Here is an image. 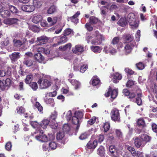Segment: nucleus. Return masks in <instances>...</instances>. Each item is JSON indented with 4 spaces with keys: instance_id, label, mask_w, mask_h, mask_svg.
<instances>
[{
    "instance_id": "1",
    "label": "nucleus",
    "mask_w": 157,
    "mask_h": 157,
    "mask_svg": "<svg viewBox=\"0 0 157 157\" xmlns=\"http://www.w3.org/2000/svg\"><path fill=\"white\" fill-rule=\"evenodd\" d=\"M31 125L35 128H36V131L32 133V135L35 136V139L37 140L42 142H46L48 140V137L45 134H43V131L40 129V124L36 121H32L30 122Z\"/></svg>"
},
{
    "instance_id": "2",
    "label": "nucleus",
    "mask_w": 157,
    "mask_h": 157,
    "mask_svg": "<svg viewBox=\"0 0 157 157\" xmlns=\"http://www.w3.org/2000/svg\"><path fill=\"white\" fill-rule=\"evenodd\" d=\"M92 35L95 37V39L92 40L91 44H101L102 41L105 40L104 36L100 34L98 31H95Z\"/></svg>"
},
{
    "instance_id": "3",
    "label": "nucleus",
    "mask_w": 157,
    "mask_h": 157,
    "mask_svg": "<svg viewBox=\"0 0 157 157\" xmlns=\"http://www.w3.org/2000/svg\"><path fill=\"white\" fill-rule=\"evenodd\" d=\"M127 21L132 29H135L138 26L139 21L136 20L133 13H131L128 14Z\"/></svg>"
},
{
    "instance_id": "4",
    "label": "nucleus",
    "mask_w": 157,
    "mask_h": 157,
    "mask_svg": "<svg viewBox=\"0 0 157 157\" xmlns=\"http://www.w3.org/2000/svg\"><path fill=\"white\" fill-rule=\"evenodd\" d=\"M41 89H46L51 86L52 84L51 80L48 78H45L43 79H39L38 82Z\"/></svg>"
},
{
    "instance_id": "5",
    "label": "nucleus",
    "mask_w": 157,
    "mask_h": 157,
    "mask_svg": "<svg viewBox=\"0 0 157 157\" xmlns=\"http://www.w3.org/2000/svg\"><path fill=\"white\" fill-rule=\"evenodd\" d=\"M83 113L81 111H76L74 113V116L72 118L71 122L74 124H78L79 120L83 117Z\"/></svg>"
},
{
    "instance_id": "6",
    "label": "nucleus",
    "mask_w": 157,
    "mask_h": 157,
    "mask_svg": "<svg viewBox=\"0 0 157 157\" xmlns=\"http://www.w3.org/2000/svg\"><path fill=\"white\" fill-rule=\"evenodd\" d=\"M111 118L114 121L119 122L120 121V115L119 110L116 108L113 109L110 113Z\"/></svg>"
},
{
    "instance_id": "7",
    "label": "nucleus",
    "mask_w": 157,
    "mask_h": 157,
    "mask_svg": "<svg viewBox=\"0 0 157 157\" xmlns=\"http://www.w3.org/2000/svg\"><path fill=\"white\" fill-rule=\"evenodd\" d=\"M136 45L135 41H132L131 43H127L124 47V53L125 55L129 54L131 52L132 48Z\"/></svg>"
},
{
    "instance_id": "8",
    "label": "nucleus",
    "mask_w": 157,
    "mask_h": 157,
    "mask_svg": "<svg viewBox=\"0 0 157 157\" xmlns=\"http://www.w3.org/2000/svg\"><path fill=\"white\" fill-rule=\"evenodd\" d=\"M110 94L112 98L114 99L116 98L118 94V89H116L112 90L110 88H109L108 91L107 93L105 94V95L106 97H109Z\"/></svg>"
},
{
    "instance_id": "9",
    "label": "nucleus",
    "mask_w": 157,
    "mask_h": 157,
    "mask_svg": "<svg viewBox=\"0 0 157 157\" xmlns=\"http://www.w3.org/2000/svg\"><path fill=\"white\" fill-rule=\"evenodd\" d=\"M120 39L119 37H114L113 39L112 43L113 45L117 44V48L119 51H120L123 46V44L120 41Z\"/></svg>"
},
{
    "instance_id": "10",
    "label": "nucleus",
    "mask_w": 157,
    "mask_h": 157,
    "mask_svg": "<svg viewBox=\"0 0 157 157\" xmlns=\"http://www.w3.org/2000/svg\"><path fill=\"white\" fill-rule=\"evenodd\" d=\"M110 77L112 78V81L114 83H117L119 81L121 80L122 76L121 74L118 72H116L114 73L111 74Z\"/></svg>"
},
{
    "instance_id": "11",
    "label": "nucleus",
    "mask_w": 157,
    "mask_h": 157,
    "mask_svg": "<svg viewBox=\"0 0 157 157\" xmlns=\"http://www.w3.org/2000/svg\"><path fill=\"white\" fill-rule=\"evenodd\" d=\"M134 144L137 148L142 147L145 145V142L143 141L142 139L140 138V136L135 139Z\"/></svg>"
},
{
    "instance_id": "12",
    "label": "nucleus",
    "mask_w": 157,
    "mask_h": 157,
    "mask_svg": "<svg viewBox=\"0 0 157 157\" xmlns=\"http://www.w3.org/2000/svg\"><path fill=\"white\" fill-rule=\"evenodd\" d=\"M21 9L24 11L30 13L35 10V7L31 5H24L21 7Z\"/></svg>"
},
{
    "instance_id": "13",
    "label": "nucleus",
    "mask_w": 157,
    "mask_h": 157,
    "mask_svg": "<svg viewBox=\"0 0 157 157\" xmlns=\"http://www.w3.org/2000/svg\"><path fill=\"white\" fill-rule=\"evenodd\" d=\"M48 39L45 36H42L37 38L36 42L38 44V45H40L46 44L48 42Z\"/></svg>"
},
{
    "instance_id": "14",
    "label": "nucleus",
    "mask_w": 157,
    "mask_h": 157,
    "mask_svg": "<svg viewBox=\"0 0 157 157\" xmlns=\"http://www.w3.org/2000/svg\"><path fill=\"white\" fill-rule=\"evenodd\" d=\"M43 17L42 15L39 14H36L33 16L32 21L35 24H37L41 21Z\"/></svg>"
},
{
    "instance_id": "15",
    "label": "nucleus",
    "mask_w": 157,
    "mask_h": 157,
    "mask_svg": "<svg viewBox=\"0 0 157 157\" xmlns=\"http://www.w3.org/2000/svg\"><path fill=\"white\" fill-rule=\"evenodd\" d=\"M18 20L17 19L14 18H8L5 19L3 21L4 23L10 25L17 23Z\"/></svg>"
},
{
    "instance_id": "16",
    "label": "nucleus",
    "mask_w": 157,
    "mask_h": 157,
    "mask_svg": "<svg viewBox=\"0 0 157 157\" xmlns=\"http://www.w3.org/2000/svg\"><path fill=\"white\" fill-rule=\"evenodd\" d=\"M69 82L74 87L75 90L78 89L81 87V83L75 79H69Z\"/></svg>"
},
{
    "instance_id": "17",
    "label": "nucleus",
    "mask_w": 157,
    "mask_h": 157,
    "mask_svg": "<svg viewBox=\"0 0 157 157\" xmlns=\"http://www.w3.org/2000/svg\"><path fill=\"white\" fill-rule=\"evenodd\" d=\"M73 52L75 53L78 52H82L84 51V48L83 46L80 45H76L75 47L72 49Z\"/></svg>"
},
{
    "instance_id": "18",
    "label": "nucleus",
    "mask_w": 157,
    "mask_h": 157,
    "mask_svg": "<svg viewBox=\"0 0 157 157\" xmlns=\"http://www.w3.org/2000/svg\"><path fill=\"white\" fill-rule=\"evenodd\" d=\"M58 41H57V44H54L53 45L54 47L56 46L58 44H60L65 43L67 40V37L64 36L58 37Z\"/></svg>"
},
{
    "instance_id": "19",
    "label": "nucleus",
    "mask_w": 157,
    "mask_h": 157,
    "mask_svg": "<svg viewBox=\"0 0 157 157\" xmlns=\"http://www.w3.org/2000/svg\"><path fill=\"white\" fill-rule=\"evenodd\" d=\"M6 8H9L10 12L13 13H18L19 12V11L15 7L10 5L8 2L6 3Z\"/></svg>"
},
{
    "instance_id": "20",
    "label": "nucleus",
    "mask_w": 157,
    "mask_h": 157,
    "mask_svg": "<svg viewBox=\"0 0 157 157\" xmlns=\"http://www.w3.org/2000/svg\"><path fill=\"white\" fill-rule=\"evenodd\" d=\"M20 55L18 52H14L10 55L9 57L12 61H15L20 57Z\"/></svg>"
},
{
    "instance_id": "21",
    "label": "nucleus",
    "mask_w": 157,
    "mask_h": 157,
    "mask_svg": "<svg viewBox=\"0 0 157 157\" xmlns=\"http://www.w3.org/2000/svg\"><path fill=\"white\" fill-rule=\"evenodd\" d=\"M97 144V141L96 140H95L93 141H90L87 143L86 146L88 149H94L96 147Z\"/></svg>"
},
{
    "instance_id": "22",
    "label": "nucleus",
    "mask_w": 157,
    "mask_h": 157,
    "mask_svg": "<svg viewBox=\"0 0 157 157\" xmlns=\"http://www.w3.org/2000/svg\"><path fill=\"white\" fill-rule=\"evenodd\" d=\"M34 58L36 60L40 63H41L44 59V56L39 52L35 54Z\"/></svg>"
},
{
    "instance_id": "23",
    "label": "nucleus",
    "mask_w": 157,
    "mask_h": 157,
    "mask_svg": "<svg viewBox=\"0 0 157 157\" xmlns=\"http://www.w3.org/2000/svg\"><path fill=\"white\" fill-rule=\"evenodd\" d=\"M92 83L93 86H99L101 82L99 78L97 76H94L92 79Z\"/></svg>"
},
{
    "instance_id": "24",
    "label": "nucleus",
    "mask_w": 157,
    "mask_h": 157,
    "mask_svg": "<svg viewBox=\"0 0 157 157\" xmlns=\"http://www.w3.org/2000/svg\"><path fill=\"white\" fill-rule=\"evenodd\" d=\"M91 50L94 52L96 53H100L102 49L101 47L97 46L92 45L90 47Z\"/></svg>"
},
{
    "instance_id": "25",
    "label": "nucleus",
    "mask_w": 157,
    "mask_h": 157,
    "mask_svg": "<svg viewBox=\"0 0 157 157\" xmlns=\"http://www.w3.org/2000/svg\"><path fill=\"white\" fill-rule=\"evenodd\" d=\"M34 61L31 59H25L23 62L24 63L27 67H30L31 66H35L37 67V65L35 63H33Z\"/></svg>"
},
{
    "instance_id": "26",
    "label": "nucleus",
    "mask_w": 157,
    "mask_h": 157,
    "mask_svg": "<svg viewBox=\"0 0 157 157\" xmlns=\"http://www.w3.org/2000/svg\"><path fill=\"white\" fill-rule=\"evenodd\" d=\"M50 121L47 119H44L41 122L40 125L43 128H46L48 125L49 124Z\"/></svg>"
},
{
    "instance_id": "27",
    "label": "nucleus",
    "mask_w": 157,
    "mask_h": 157,
    "mask_svg": "<svg viewBox=\"0 0 157 157\" xmlns=\"http://www.w3.org/2000/svg\"><path fill=\"white\" fill-rule=\"evenodd\" d=\"M57 21V18L56 17L53 18L51 17H48L47 18V21L51 25L55 24L56 23Z\"/></svg>"
},
{
    "instance_id": "28",
    "label": "nucleus",
    "mask_w": 157,
    "mask_h": 157,
    "mask_svg": "<svg viewBox=\"0 0 157 157\" xmlns=\"http://www.w3.org/2000/svg\"><path fill=\"white\" fill-rule=\"evenodd\" d=\"M80 14V12L79 11H78L71 18V20L72 21L76 23L78 22V19L77 18L79 15Z\"/></svg>"
},
{
    "instance_id": "29",
    "label": "nucleus",
    "mask_w": 157,
    "mask_h": 157,
    "mask_svg": "<svg viewBox=\"0 0 157 157\" xmlns=\"http://www.w3.org/2000/svg\"><path fill=\"white\" fill-rule=\"evenodd\" d=\"M32 51L34 52H42L44 50V48L41 47H39L38 45L33 46L32 48Z\"/></svg>"
},
{
    "instance_id": "30",
    "label": "nucleus",
    "mask_w": 157,
    "mask_h": 157,
    "mask_svg": "<svg viewBox=\"0 0 157 157\" xmlns=\"http://www.w3.org/2000/svg\"><path fill=\"white\" fill-rule=\"evenodd\" d=\"M140 138L142 139L143 141L146 143L149 141L151 140V137L146 134H143L140 136Z\"/></svg>"
},
{
    "instance_id": "31",
    "label": "nucleus",
    "mask_w": 157,
    "mask_h": 157,
    "mask_svg": "<svg viewBox=\"0 0 157 157\" xmlns=\"http://www.w3.org/2000/svg\"><path fill=\"white\" fill-rule=\"evenodd\" d=\"M71 47V44L68 43L64 46H61L59 47V50L62 51H65L66 50L70 49Z\"/></svg>"
},
{
    "instance_id": "32",
    "label": "nucleus",
    "mask_w": 157,
    "mask_h": 157,
    "mask_svg": "<svg viewBox=\"0 0 157 157\" xmlns=\"http://www.w3.org/2000/svg\"><path fill=\"white\" fill-rule=\"evenodd\" d=\"M33 4L35 7L40 8L42 4L41 0H33Z\"/></svg>"
},
{
    "instance_id": "33",
    "label": "nucleus",
    "mask_w": 157,
    "mask_h": 157,
    "mask_svg": "<svg viewBox=\"0 0 157 157\" xmlns=\"http://www.w3.org/2000/svg\"><path fill=\"white\" fill-rule=\"evenodd\" d=\"M14 46L17 47H20L23 45L22 41L19 40L13 39V40Z\"/></svg>"
},
{
    "instance_id": "34",
    "label": "nucleus",
    "mask_w": 157,
    "mask_h": 157,
    "mask_svg": "<svg viewBox=\"0 0 157 157\" xmlns=\"http://www.w3.org/2000/svg\"><path fill=\"white\" fill-rule=\"evenodd\" d=\"M33 79V76L30 74L27 76L25 79V82L27 84H29L32 81Z\"/></svg>"
},
{
    "instance_id": "35",
    "label": "nucleus",
    "mask_w": 157,
    "mask_h": 157,
    "mask_svg": "<svg viewBox=\"0 0 157 157\" xmlns=\"http://www.w3.org/2000/svg\"><path fill=\"white\" fill-rule=\"evenodd\" d=\"M74 34V32L73 30L70 29H67L64 32V36H66L69 35L71 36L73 35Z\"/></svg>"
},
{
    "instance_id": "36",
    "label": "nucleus",
    "mask_w": 157,
    "mask_h": 157,
    "mask_svg": "<svg viewBox=\"0 0 157 157\" xmlns=\"http://www.w3.org/2000/svg\"><path fill=\"white\" fill-rule=\"evenodd\" d=\"M9 38L7 36H6L4 39L3 41L1 42V44L2 46H7L9 44Z\"/></svg>"
},
{
    "instance_id": "37",
    "label": "nucleus",
    "mask_w": 157,
    "mask_h": 157,
    "mask_svg": "<svg viewBox=\"0 0 157 157\" xmlns=\"http://www.w3.org/2000/svg\"><path fill=\"white\" fill-rule=\"evenodd\" d=\"M118 24L120 26L124 27L127 24L126 20L124 18H121L118 21Z\"/></svg>"
},
{
    "instance_id": "38",
    "label": "nucleus",
    "mask_w": 157,
    "mask_h": 157,
    "mask_svg": "<svg viewBox=\"0 0 157 157\" xmlns=\"http://www.w3.org/2000/svg\"><path fill=\"white\" fill-rule=\"evenodd\" d=\"M125 39L126 43H131L132 41H135L133 40V38L130 35H127L126 36Z\"/></svg>"
},
{
    "instance_id": "39",
    "label": "nucleus",
    "mask_w": 157,
    "mask_h": 157,
    "mask_svg": "<svg viewBox=\"0 0 157 157\" xmlns=\"http://www.w3.org/2000/svg\"><path fill=\"white\" fill-rule=\"evenodd\" d=\"M72 113L71 110L68 111L66 114V118L68 121H70L71 122L72 118Z\"/></svg>"
},
{
    "instance_id": "40",
    "label": "nucleus",
    "mask_w": 157,
    "mask_h": 157,
    "mask_svg": "<svg viewBox=\"0 0 157 157\" xmlns=\"http://www.w3.org/2000/svg\"><path fill=\"white\" fill-rule=\"evenodd\" d=\"M137 97L136 98V102L137 104L139 105H141L142 104V101L141 98V94L139 93L137 94Z\"/></svg>"
},
{
    "instance_id": "41",
    "label": "nucleus",
    "mask_w": 157,
    "mask_h": 157,
    "mask_svg": "<svg viewBox=\"0 0 157 157\" xmlns=\"http://www.w3.org/2000/svg\"><path fill=\"white\" fill-rule=\"evenodd\" d=\"M25 111V109L22 106L18 107L16 110V112L19 114L24 113Z\"/></svg>"
},
{
    "instance_id": "42",
    "label": "nucleus",
    "mask_w": 157,
    "mask_h": 157,
    "mask_svg": "<svg viewBox=\"0 0 157 157\" xmlns=\"http://www.w3.org/2000/svg\"><path fill=\"white\" fill-rule=\"evenodd\" d=\"M58 27H59V29H57L55 31V33L56 34H58L61 32V31L62 29V27L60 26L59 25H58V26H57L55 27H53L52 28H51V29H49V30L50 31H52V30H54L55 29V28L57 29L58 28Z\"/></svg>"
},
{
    "instance_id": "43",
    "label": "nucleus",
    "mask_w": 157,
    "mask_h": 157,
    "mask_svg": "<svg viewBox=\"0 0 157 157\" xmlns=\"http://www.w3.org/2000/svg\"><path fill=\"white\" fill-rule=\"evenodd\" d=\"M64 134L63 132H59L56 135V139L58 140H61L64 136Z\"/></svg>"
},
{
    "instance_id": "44",
    "label": "nucleus",
    "mask_w": 157,
    "mask_h": 157,
    "mask_svg": "<svg viewBox=\"0 0 157 157\" xmlns=\"http://www.w3.org/2000/svg\"><path fill=\"white\" fill-rule=\"evenodd\" d=\"M56 8L54 6H51L47 10V13L49 14L53 13L56 10Z\"/></svg>"
},
{
    "instance_id": "45",
    "label": "nucleus",
    "mask_w": 157,
    "mask_h": 157,
    "mask_svg": "<svg viewBox=\"0 0 157 157\" xmlns=\"http://www.w3.org/2000/svg\"><path fill=\"white\" fill-rule=\"evenodd\" d=\"M35 106L40 113H43V107L40 103L38 102H36Z\"/></svg>"
},
{
    "instance_id": "46",
    "label": "nucleus",
    "mask_w": 157,
    "mask_h": 157,
    "mask_svg": "<svg viewBox=\"0 0 157 157\" xmlns=\"http://www.w3.org/2000/svg\"><path fill=\"white\" fill-rule=\"evenodd\" d=\"M49 147L52 150H54L56 148L57 145L55 142H51L49 144Z\"/></svg>"
},
{
    "instance_id": "47",
    "label": "nucleus",
    "mask_w": 157,
    "mask_h": 157,
    "mask_svg": "<svg viewBox=\"0 0 157 157\" xmlns=\"http://www.w3.org/2000/svg\"><path fill=\"white\" fill-rule=\"evenodd\" d=\"M88 68V65L87 64H84L82 65L80 67V72L82 73H84Z\"/></svg>"
},
{
    "instance_id": "48",
    "label": "nucleus",
    "mask_w": 157,
    "mask_h": 157,
    "mask_svg": "<svg viewBox=\"0 0 157 157\" xmlns=\"http://www.w3.org/2000/svg\"><path fill=\"white\" fill-rule=\"evenodd\" d=\"M109 150L112 154H113L117 152V149L115 146L114 145H111L109 147Z\"/></svg>"
},
{
    "instance_id": "49",
    "label": "nucleus",
    "mask_w": 157,
    "mask_h": 157,
    "mask_svg": "<svg viewBox=\"0 0 157 157\" xmlns=\"http://www.w3.org/2000/svg\"><path fill=\"white\" fill-rule=\"evenodd\" d=\"M126 148H127V149L131 152L133 156H135V155L136 154V152L133 148L130 146H126Z\"/></svg>"
},
{
    "instance_id": "50",
    "label": "nucleus",
    "mask_w": 157,
    "mask_h": 157,
    "mask_svg": "<svg viewBox=\"0 0 157 157\" xmlns=\"http://www.w3.org/2000/svg\"><path fill=\"white\" fill-rule=\"evenodd\" d=\"M111 46L110 45H105L103 48V51L105 53H109L111 49Z\"/></svg>"
},
{
    "instance_id": "51",
    "label": "nucleus",
    "mask_w": 157,
    "mask_h": 157,
    "mask_svg": "<svg viewBox=\"0 0 157 157\" xmlns=\"http://www.w3.org/2000/svg\"><path fill=\"white\" fill-rule=\"evenodd\" d=\"M98 19L95 17L92 16L90 18V22L92 24H94L97 23Z\"/></svg>"
},
{
    "instance_id": "52",
    "label": "nucleus",
    "mask_w": 157,
    "mask_h": 157,
    "mask_svg": "<svg viewBox=\"0 0 157 157\" xmlns=\"http://www.w3.org/2000/svg\"><path fill=\"white\" fill-rule=\"evenodd\" d=\"M104 151V147L101 146L98 149L97 153L100 155H103L105 152Z\"/></svg>"
},
{
    "instance_id": "53",
    "label": "nucleus",
    "mask_w": 157,
    "mask_h": 157,
    "mask_svg": "<svg viewBox=\"0 0 157 157\" xmlns=\"http://www.w3.org/2000/svg\"><path fill=\"white\" fill-rule=\"evenodd\" d=\"M45 101L46 103L52 106H54V100L53 98H50L46 100Z\"/></svg>"
},
{
    "instance_id": "54",
    "label": "nucleus",
    "mask_w": 157,
    "mask_h": 157,
    "mask_svg": "<svg viewBox=\"0 0 157 157\" xmlns=\"http://www.w3.org/2000/svg\"><path fill=\"white\" fill-rule=\"evenodd\" d=\"M71 129V127L67 124H65L63 125V130L65 132H68L70 131Z\"/></svg>"
},
{
    "instance_id": "55",
    "label": "nucleus",
    "mask_w": 157,
    "mask_h": 157,
    "mask_svg": "<svg viewBox=\"0 0 157 157\" xmlns=\"http://www.w3.org/2000/svg\"><path fill=\"white\" fill-rule=\"evenodd\" d=\"M30 86L31 88L34 91L36 90L38 88V86L36 82H33L30 83Z\"/></svg>"
},
{
    "instance_id": "56",
    "label": "nucleus",
    "mask_w": 157,
    "mask_h": 157,
    "mask_svg": "<svg viewBox=\"0 0 157 157\" xmlns=\"http://www.w3.org/2000/svg\"><path fill=\"white\" fill-rule=\"evenodd\" d=\"M63 58L65 59L70 60L72 59L73 57L72 54L68 53L64 55L63 56Z\"/></svg>"
},
{
    "instance_id": "57",
    "label": "nucleus",
    "mask_w": 157,
    "mask_h": 157,
    "mask_svg": "<svg viewBox=\"0 0 157 157\" xmlns=\"http://www.w3.org/2000/svg\"><path fill=\"white\" fill-rule=\"evenodd\" d=\"M136 66L138 70H142L144 68V65L141 62H139L136 64Z\"/></svg>"
},
{
    "instance_id": "58",
    "label": "nucleus",
    "mask_w": 157,
    "mask_h": 157,
    "mask_svg": "<svg viewBox=\"0 0 157 157\" xmlns=\"http://www.w3.org/2000/svg\"><path fill=\"white\" fill-rule=\"evenodd\" d=\"M92 24L90 22L87 23L85 25V28L89 31H91L93 30V27L91 25Z\"/></svg>"
},
{
    "instance_id": "59",
    "label": "nucleus",
    "mask_w": 157,
    "mask_h": 157,
    "mask_svg": "<svg viewBox=\"0 0 157 157\" xmlns=\"http://www.w3.org/2000/svg\"><path fill=\"white\" fill-rule=\"evenodd\" d=\"M104 130L105 132H107L110 128V124L108 122H105L103 126Z\"/></svg>"
},
{
    "instance_id": "60",
    "label": "nucleus",
    "mask_w": 157,
    "mask_h": 157,
    "mask_svg": "<svg viewBox=\"0 0 157 157\" xmlns=\"http://www.w3.org/2000/svg\"><path fill=\"white\" fill-rule=\"evenodd\" d=\"M116 132V135L119 139L122 140L123 139V136L121 132L119 130H117Z\"/></svg>"
},
{
    "instance_id": "61",
    "label": "nucleus",
    "mask_w": 157,
    "mask_h": 157,
    "mask_svg": "<svg viewBox=\"0 0 157 157\" xmlns=\"http://www.w3.org/2000/svg\"><path fill=\"white\" fill-rule=\"evenodd\" d=\"M140 31L139 30H138L136 33L135 34L136 39V41H139L140 40Z\"/></svg>"
},
{
    "instance_id": "62",
    "label": "nucleus",
    "mask_w": 157,
    "mask_h": 157,
    "mask_svg": "<svg viewBox=\"0 0 157 157\" xmlns=\"http://www.w3.org/2000/svg\"><path fill=\"white\" fill-rule=\"evenodd\" d=\"M109 8V6H108L102 7L101 8V13L105 15Z\"/></svg>"
},
{
    "instance_id": "63",
    "label": "nucleus",
    "mask_w": 157,
    "mask_h": 157,
    "mask_svg": "<svg viewBox=\"0 0 157 157\" xmlns=\"http://www.w3.org/2000/svg\"><path fill=\"white\" fill-rule=\"evenodd\" d=\"M96 117H93L90 119L88 121V123L90 125H92L95 122Z\"/></svg>"
},
{
    "instance_id": "64",
    "label": "nucleus",
    "mask_w": 157,
    "mask_h": 157,
    "mask_svg": "<svg viewBox=\"0 0 157 157\" xmlns=\"http://www.w3.org/2000/svg\"><path fill=\"white\" fill-rule=\"evenodd\" d=\"M137 124L139 125L143 126L145 124L143 118H140L138 119L137 121Z\"/></svg>"
}]
</instances>
